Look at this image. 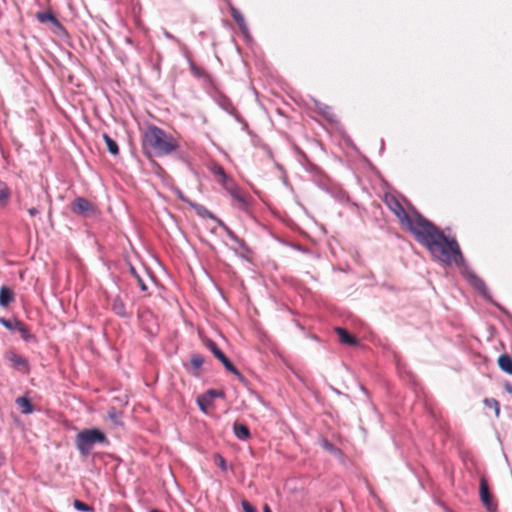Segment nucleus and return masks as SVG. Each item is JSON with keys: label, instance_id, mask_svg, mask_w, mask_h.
<instances>
[{"label": "nucleus", "instance_id": "obj_11", "mask_svg": "<svg viewBox=\"0 0 512 512\" xmlns=\"http://www.w3.org/2000/svg\"><path fill=\"white\" fill-rule=\"evenodd\" d=\"M111 309L116 315L120 317H129L131 315V312L127 311L123 300L119 296H116L112 299Z\"/></svg>", "mask_w": 512, "mask_h": 512}, {"label": "nucleus", "instance_id": "obj_25", "mask_svg": "<svg viewBox=\"0 0 512 512\" xmlns=\"http://www.w3.org/2000/svg\"><path fill=\"white\" fill-rule=\"evenodd\" d=\"M218 182L224 187V189L227 192L236 186L234 181L228 175H226L225 178H222Z\"/></svg>", "mask_w": 512, "mask_h": 512}, {"label": "nucleus", "instance_id": "obj_24", "mask_svg": "<svg viewBox=\"0 0 512 512\" xmlns=\"http://www.w3.org/2000/svg\"><path fill=\"white\" fill-rule=\"evenodd\" d=\"M16 321H19L18 319L9 320L3 317H0V324H2L6 329L10 331L16 330Z\"/></svg>", "mask_w": 512, "mask_h": 512}, {"label": "nucleus", "instance_id": "obj_10", "mask_svg": "<svg viewBox=\"0 0 512 512\" xmlns=\"http://www.w3.org/2000/svg\"><path fill=\"white\" fill-rule=\"evenodd\" d=\"M467 279H468L469 283L473 286L474 289H476L482 295L487 294L486 284L479 276H477L473 272H468Z\"/></svg>", "mask_w": 512, "mask_h": 512}, {"label": "nucleus", "instance_id": "obj_4", "mask_svg": "<svg viewBox=\"0 0 512 512\" xmlns=\"http://www.w3.org/2000/svg\"><path fill=\"white\" fill-rule=\"evenodd\" d=\"M108 443L106 435L97 428L84 429L75 437V445L82 456H88L95 444Z\"/></svg>", "mask_w": 512, "mask_h": 512}, {"label": "nucleus", "instance_id": "obj_33", "mask_svg": "<svg viewBox=\"0 0 512 512\" xmlns=\"http://www.w3.org/2000/svg\"><path fill=\"white\" fill-rule=\"evenodd\" d=\"M263 510H264V512H272L270 507L267 504L264 505Z\"/></svg>", "mask_w": 512, "mask_h": 512}, {"label": "nucleus", "instance_id": "obj_30", "mask_svg": "<svg viewBox=\"0 0 512 512\" xmlns=\"http://www.w3.org/2000/svg\"><path fill=\"white\" fill-rule=\"evenodd\" d=\"M132 272H133V274L135 275V277L137 279V283H138L140 289L142 291H146L147 290V286H146L145 282L135 273L134 269H132Z\"/></svg>", "mask_w": 512, "mask_h": 512}, {"label": "nucleus", "instance_id": "obj_2", "mask_svg": "<svg viewBox=\"0 0 512 512\" xmlns=\"http://www.w3.org/2000/svg\"><path fill=\"white\" fill-rule=\"evenodd\" d=\"M142 147L149 157L167 156L179 148L178 140L155 125L148 126L142 136Z\"/></svg>", "mask_w": 512, "mask_h": 512}, {"label": "nucleus", "instance_id": "obj_14", "mask_svg": "<svg viewBox=\"0 0 512 512\" xmlns=\"http://www.w3.org/2000/svg\"><path fill=\"white\" fill-rule=\"evenodd\" d=\"M12 301H14L13 291L7 286H2L0 288V306L6 307Z\"/></svg>", "mask_w": 512, "mask_h": 512}, {"label": "nucleus", "instance_id": "obj_13", "mask_svg": "<svg viewBox=\"0 0 512 512\" xmlns=\"http://www.w3.org/2000/svg\"><path fill=\"white\" fill-rule=\"evenodd\" d=\"M233 431L239 440H248L251 437L249 428L245 424L235 422L233 424Z\"/></svg>", "mask_w": 512, "mask_h": 512}, {"label": "nucleus", "instance_id": "obj_17", "mask_svg": "<svg viewBox=\"0 0 512 512\" xmlns=\"http://www.w3.org/2000/svg\"><path fill=\"white\" fill-rule=\"evenodd\" d=\"M16 404L23 414H30L33 412V406L27 397H18L16 399Z\"/></svg>", "mask_w": 512, "mask_h": 512}, {"label": "nucleus", "instance_id": "obj_1", "mask_svg": "<svg viewBox=\"0 0 512 512\" xmlns=\"http://www.w3.org/2000/svg\"><path fill=\"white\" fill-rule=\"evenodd\" d=\"M431 255L445 265L460 264L463 255L458 242L447 237L435 224L425 219L413 234Z\"/></svg>", "mask_w": 512, "mask_h": 512}, {"label": "nucleus", "instance_id": "obj_7", "mask_svg": "<svg viewBox=\"0 0 512 512\" xmlns=\"http://www.w3.org/2000/svg\"><path fill=\"white\" fill-rule=\"evenodd\" d=\"M73 213L81 216H89L95 213V206L86 198L78 197L71 204Z\"/></svg>", "mask_w": 512, "mask_h": 512}, {"label": "nucleus", "instance_id": "obj_28", "mask_svg": "<svg viewBox=\"0 0 512 512\" xmlns=\"http://www.w3.org/2000/svg\"><path fill=\"white\" fill-rule=\"evenodd\" d=\"M214 462L217 466H219L223 471L227 470L226 460L219 454L214 456Z\"/></svg>", "mask_w": 512, "mask_h": 512}, {"label": "nucleus", "instance_id": "obj_6", "mask_svg": "<svg viewBox=\"0 0 512 512\" xmlns=\"http://www.w3.org/2000/svg\"><path fill=\"white\" fill-rule=\"evenodd\" d=\"M206 346L213 353V355L224 365V367L234 375H236L239 379H242L243 376L239 372V370L233 365V363L225 356V354L219 349L215 342L212 340H208Z\"/></svg>", "mask_w": 512, "mask_h": 512}, {"label": "nucleus", "instance_id": "obj_22", "mask_svg": "<svg viewBox=\"0 0 512 512\" xmlns=\"http://www.w3.org/2000/svg\"><path fill=\"white\" fill-rule=\"evenodd\" d=\"M211 172L217 181H220L227 175L223 167L220 165H213V167L211 168Z\"/></svg>", "mask_w": 512, "mask_h": 512}, {"label": "nucleus", "instance_id": "obj_12", "mask_svg": "<svg viewBox=\"0 0 512 512\" xmlns=\"http://www.w3.org/2000/svg\"><path fill=\"white\" fill-rule=\"evenodd\" d=\"M335 332L337 333L339 340L342 344L355 346L358 344L357 339L351 335L346 329L341 327H336Z\"/></svg>", "mask_w": 512, "mask_h": 512}, {"label": "nucleus", "instance_id": "obj_5", "mask_svg": "<svg viewBox=\"0 0 512 512\" xmlns=\"http://www.w3.org/2000/svg\"><path fill=\"white\" fill-rule=\"evenodd\" d=\"M4 358L9 362L13 369L18 370L23 374L29 373L30 365L28 359L18 354L15 350H8L4 354Z\"/></svg>", "mask_w": 512, "mask_h": 512}, {"label": "nucleus", "instance_id": "obj_19", "mask_svg": "<svg viewBox=\"0 0 512 512\" xmlns=\"http://www.w3.org/2000/svg\"><path fill=\"white\" fill-rule=\"evenodd\" d=\"M103 139L106 143L108 151L112 155H118L119 147H118L117 143L108 134H103Z\"/></svg>", "mask_w": 512, "mask_h": 512}, {"label": "nucleus", "instance_id": "obj_27", "mask_svg": "<svg viewBox=\"0 0 512 512\" xmlns=\"http://www.w3.org/2000/svg\"><path fill=\"white\" fill-rule=\"evenodd\" d=\"M484 403L486 406H488L489 408H493L495 410V414L496 416L499 415V411H500V408H499V403L498 401H496L495 399H485L484 400Z\"/></svg>", "mask_w": 512, "mask_h": 512}, {"label": "nucleus", "instance_id": "obj_3", "mask_svg": "<svg viewBox=\"0 0 512 512\" xmlns=\"http://www.w3.org/2000/svg\"><path fill=\"white\" fill-rule=\"evenodd\" d=\"M384 203L397 217L400 225L412 235L426 219L414 209L406 211L400 201L392 194H386L384 196Z\"/></svg>", "mask_w": 512, "mask_h": 512}, {"label": "nucleus", "instance_id": "obj_26", "mask_svg": "<svg viewBox=\"0 0 512 512\" xmlns=\"http://www.w3.org/2000/svg\"><path fill=\"white\" fill-rule=\"evenodd\" d=\"M73 506L78 511L90 512V511L93 510V508L91 506L87 505L86 503H84V502H82V501H80L78 499L74 500Z\"/></svg>", "mask_w": 512, "mask_h": 512}, {"label": "nucleus", "instance_id": "obj_18", "mask_svg": "<svg viewBox=\"0 0 512 512\" xmlns=\"http://www.w3.org/2000/svg\"><path fill=\"white\" fill-rule=\"evenodd\" d=\"M231 16L241 30L246 29L245 18L239 10H237L236 8H232Z\"/></svg>", "mask_w": 512, "mask_h": 512}, {"label": "nucleus", "instance_id": "obj_23", "mask_svg": "<svg viewBox=\"0 0 512 512\" xmlns=\"http://www.w3.org/2000/svg\"><path fill=\"white\" fill-rule=\"evenodd\" d=\"M190 363L194 369H199L204 363V357L200 354H193L191 356Z\"/></svg>", "mask_w": 512, "mask_h": 512}, {"label": "nucleus", "instance_id": "obj_16", "mask_svg": "<svg viewBox=\"0 0 512 512\" xmlns=\"http://www.w3.org/2000/svg\"><path fill=\"white\" fill-rule=\"evenodd\" d=\"M16 331L19 332L21 338L24 341H30L33 338V335L31 334V331L29 327L24 324L22 321H16Z\"/></svg>", "mask_w": 512, "mask_h": 512}, {"label": "nucleus", "instance_id": "obj_9", "mask_svg": "<svg viewBox=\"0 0 512 512\" xmlns=\"http://www.w3.org/2000/svg\"><path fill=\"white\" fill-rule=\"evenodd\" d=\"M231 197L236 201L237 206L240 209H247L252 201V198L249 194L242 191L237 185L228 191Z\"/></svg>", "mask_w": 512, "mask_h": 512}, {"label": "nucleus", "instance_id": "obj_20", "mask_svg": "<svg viewBox=\"0 0 512 512\" xmlns=\"http://www.w3.org/2000/svg\"><path fill=\"white\" fill-rule=\"evenodd\" d=\"M36 18L41 23L51 22L52 24L59 25V20L52 13L39 12L37 13Z\"/></svg>", "mask_w": 512, "mask_h": 512}, {"label": "nucleus", "instance_id": "obj_29", "mask_svg": "<svg viewBox=\"0 0 512 512\" xmlns=\"http://www.w3.org/2000/svg\"><path fill=\"white\" fill-rule=\"evenodd\" d=\"M242 508L244 512H257L256 509L248 502V501H242Z\"/></svg>", "mask_w": 512, "mask_h": 512}, {"label": "nucleus", "instance_id": "obj_8", "mask_svg": "<svg viewBox=\"0 0 512 512\" xmlns=\"http://www.w3.org/2000/svg\"><path fill=\"white\" fill-rule=\"evenodd\" d=\"M480 498L487 510L495 512L496 505L492 501L489 485L485 477H481L480 479Z\"/></svg>", "mask_w": 512, "mask_h": 512}, {"label": "nucleus", "instance_id": "obj_31", "mask_svg": "<svg viewBox=\"0 0 512 512\" xmlns=\"http://www.w3.org/2000/svg\"><path fill=\"white\" fill-rule=\"evenodd\" d=\"M53 26L55 28V30H54L55 33L62 34V33L65 32V29H64L63 25L60 22H59V25L53 24Z\"/></svg>", "mask_w": 512, "mask_h": 512}, {"label": "nucleus", "instance_id": "obj_21", "mask_svg": "<svg viewBox=\"0 0 512 512\" xmlns=\"http://www.w3.org/2000/svg\"><path fill=\"white\" fill-rule=\"evenodd\" d=\"M10 197V190L4 182H0V204L5 206Z\"/></svg>", "mask_w": 512, "mask_h": 512}, {"label": "nucleus", "instance_id": "obj_32", "mask_svg": "<svg viewBox=\"0 0 512 512\" xmlns=\"http://www.w3.org/2000/svg\"><path fill=\"white\" fill-rule=\"evenodd\" d=\"M28 213L31 217H35L36 215H38L40 213V210L36 207H31L28 209Z\"/></svg>", "mask_w": 512, "mask_h": 512}, {"label": "nucleus", "instance_id": "obj_15", "mask_svg": "<svg viewBox=\"0 0 512 512\" xmlns=\"http://www.w3.org/2000/svg\"><path fill=\"white\" fill-rule=\"evenodd\" d=\"M498 365L502 371L512 375V358L508 354L499 356Z\"/></svg>", "mask_w": 512, "mask_h": 512}]
</instances>
